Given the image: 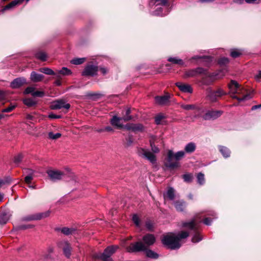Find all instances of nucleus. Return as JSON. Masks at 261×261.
I'll list each match as a JSON object with an SVG mask.
<instances>
[{
	"label": "nucleus",
	"mask_w": 261,
	"mask_h": 261,
	"mask_svg": "<svg viewBox=\"0 0 261 261\" xmlns=\"http://www.w3.org/2000/svg\"><path fill=\"white\" fill-rule=\"evenodd\" d=\"M26 118L28 120H33L34 119V116H33L32 115H31L30 114H28L26 116Z\"/></svg>",
	"instance_id": "338daca9"
},
{
	"label": "nucleus",
	"mask_w": 261,
	"mask_h": 261,
	"mask_svg": "<svg viewBox=\"0 0 261 261\" xmlns=\"http://www.w3.org/2000/svg\"><path fill=\"white\" fill-rule=\"evenodd\" d=\"M165 199L168 198L170 200H173L175 197L174 190L172 188H169L167 192L164 194Z\"/></svg>",
	"instance_id": "393cba45"
},
{
	"label": "nucleus",
	"mask_w": 261,
	"mask_h": 261,
	"mask_svg": "<svg viewBox=\"0 0 261 261\" xmlns=\"http://www.w3.org/2000/svg\"><path fill=\"white\" fill-rule=\"evenodd\" d=\"M165 118V116L162 114H159L155 117V122L157 124H160L163 119Z\"/></svg>",
	"instance_id": "37998d69"
},
{
	"label": "nucleus",
	"mask_w": 261,
	"mask_h": 261,
	"mask_svg": "<svg viewBox=\"0 0 261 261\" xmlns=\"http://www.w3.org/2000/svg\"><path fill=\"white\" fill-rule=\"evenodd\" d=\"M33 225H21L19 226V229H26L27 228H31V227H33Z\"/></svg>",
	"instance_id": "680f3d73"
},
{
	"label": "nucleus",
	"mask_w": 261,
	"mask_h": 261,
	"mask_svg": "<svg viewBox=\"0 0 261 261\" xmlns=\"http://www.w3.org/2000/svg\"><path fill=\"white\" fill-rule=\"evenodd\" d=\"M196 149V145L193 142H190L187 144L185 147V150L187 153H192Z\"/></svg>",
	"instance_id": "bb28decb"
},
{
	"label": "nucleus",
	"mask_w": 261,
	"mask_h": 261,
	"mask_svg": "<svg viewBox=\"0 0 261 261\" xmlns=\"http://www.w3.org/2000/svg\"><path fill=\"white\" fill-rule=\"evenodd\" d=\"M85 61V58H74L72 59L70 62L72 64L74 65H80L83 63Z\"/></svg>",
	"instance_id": "c9c22d12"
},
{
	"label": "nucleus",
	"mask_w": 261,
	"mask_h": 261,
	"mask_svg": "<svg viewBox=\"0 0 261 261\" xmlns=\"http://www.w3.org/2000/svg\"><path fill=\"white\" fill-rule=\"evenodd\" d=\"M146 255L147 257L151 258H157L159 257L158 254L151 250H146Z\"/></svg>",
	"instance_id": "72a5a7b5"
},
{
	"label": "nucleus",
	"mask_w": 261,
	"mask_h": 261,
	"mask_svg": "<svg viewBox=\"0 0 261 261\" xmlns=\"http://www.w3.org/2000/svg\"><path fill=\"white\" fill-rule=\"evenodd\" d=\"M29 171H30L29 175L26 176L24 178V181L27 184L31 183L32 180L33 179V172L31 170H29Z\"/></svg>",
	"instance_id": "79ce46f5"
},
{
	"label": "nucleus",
	"mask_w": 261,
	"mask_h": 261,
	"mask_svg": "<svg viewBox=\"0 0 261 261\" xmlns=\"http://www.w3.org/2000/svg\"><path fill=\"white\" fill-rule=\"evenodd\" d=\"M23 102L27 106L30 107L36 106L37 101L33 98H27L23 99Z\"/></svg>",
	"instance_id": "a878e982"
},
{
	"label": "nucleus",
	"mask_w": 261,
	"mask_h": 261,
	"mask_svg": "<svg viewBox=\"0 0 261 261\" xmlns=\"http://www.w3.org/2000/svg\"><path fill=\"white\" fill-rule=\"evenodd\" d=\"M205 70L201 67L190 69L186 71L184 74V78L192 77L199 74H205Z\"/></svg>",
	"instance_id": "9d476101"
},
{
	"label": "nucleus",
	"mask_w": 261,
	"mask_h": 261,
	"mask_svg": "<svg viewBox=\"0 0 261 261\" xmlns=\"http://www.w3.org/2000/svg\"><path fill=\"white\" fill-rule=\"evenodd\" d=\"M182 177L185 181L190 182L192 180L193 176L191 174H185L183 175Z\"/></svg>",
	"instance_id": "a18cd8bd"
},
{
	"label": "nucleus",
	"mask_w": 261,
	"mask_h": 261,
	"mask_svg": "<svg viewBox=\"0 0 261 261\" xmlns=\"http://www.w3.org/2000/svg\"><path fill=\"white\" fill-rule=\"evenodd\" d=\"M169 99L168 95H163L160 96H156L155 97V102L159 105H165L167 103Z\"/></svg>",
	"instance_id": "b1692460"
},
{
	"label": "nucleus",
	"mask_w": 261,
	"mask_h": 261,
	"mask_svg": "<svg viewBox=\"0 0 261 261\" xmlns=\"http://www.w3.org/2000/svg\"><path fill=\"white\" fill-rule=\"evenodd\" d=\"M58 73L62 75H69L71 74V71L70 69L66 67H63L61 70L58 71Z\"/></svg>",
	"instance_id": "473e14b6"
},
{
	"label": "nucleus",
	"mask_w": 261,
	"mask_h": 261,
	"mask_svg": "<svg viewBox=\"0 0 261 261\" xmlns=\"http://www.w3.org/2000/svg\"><path fill=\"white\" fill-rule=\"evenodd\" d=\"M61 116L60 115H57L53 113H50L48 115V118L50 119H57V118H60Z\"/></svg>",
	"instance_id": "6e6d98bb"
},
{
	"label": "nucleus",
	"mask_w": 261,
	"mask_h": 261,
	"mask_svg": "<svg viewBox=\"0 0 261 261\" xmlns=\"http://www.w3.org/2000/svg\"><path fill=\"white\" fill-rule=\"evenodd\" d=\"M36 57L37 59L44 61L46 59V55L44 52H39L36 54Z\"/></svg>",
	"instance_id": "58836bf2"
},
{
	"label": "nucleus",
	"mask_w": 261,
	"mask_h": 261,
	"mask_svg": "<svg viewBox=\"0 0 261 261\" xmlns=\"http://www.w3.org/2000/svg\"><path fill=\"white\" fill-rule=\"evenodd\" d=\"M183 151H178L174 153L172 150H169L167 153V159L166 166L170 168H175L179 166V161L185 155Z\"/></svg>",
	"instance_id": "f03ea898"
},
{
	"label": "nucleus",
	"mask_w": 261,
	"mask_h": 261,
	"mask_svg": "<svg viewBox=\"0 0 261 261\" xmlns=\"http://www.w3.org/2000/svg\"><path fill=\"white\" fill-rule=\"evenodd\" d=\"M200 222V221H197L196 219H194L189 222L183 223L182 225L184 227H187L193 231L194 235L192 239V241L193 243L198 242L202 240V238L200 237L198 231L199 223Z\"/></svg>",
	"instance_id": "7ed1b4c3"
},
{
	"label": "nucleus",
	"mask_w": 261,
	"mask_h": 261,
	"mask_svg": "<svg viewBox=\"0 0 261 261\" xmlns=\"http://www.w3.org/2000/svg\"><path fill=\"white\" fill-rule=\"evenodd\" d=\"M54 248L51 246H49L46 250V252L48 254V255H51L54 252Z\"/></svg>",
	"instance_id": "4d7b16f0"
},
{
	"label": "nucleus",
	"mask_w": 261,
	"mask_h": 261,
	"mask_svg": "<svg viewBox=\"0 0 261 261\" xmlns=\"http://www.w3.org/2000/svg\"><path fill=\"white\" fill-rule=\"evenodd\" d=\"M212 221V219H211L210 218H206L204 219V220L203 221V223L205 225H210L211 224Z\"/></svg>",
	"instance_id": "13d9d810"
},
{
	"label": "nucleus",
	"mask_w": 261,
	"mask_h": 261,
	"mask_svg": "<svg viewBox=\"0 0 261 261\" xmlns=\"http://www.w3.org/2000/svg\"><path fill=\"white\" fill-rule=\"evenodd\" d=\"M124 128L128 130H131L132 132H141L143 130L144 127L142 124L138 123H129L127 124L124 126Z\"/></svg>",
	"instance_id": "6ab92c4d"
},
{
	"label": "nucleus",
	"mask_w": 261,
	"mask_h": 261,
	"mask_svg": "<svg viewBox=\"0 0 261 261\" xmlns=\"http://www.w3.org/2000/svg\"><path fill=\"white\" fill-rule=\"evenodd\" d=\"M151 147L152 151L154 153H158L159 152V149L155 146L154 145H153L152 143H151Z\"/></svg>",
	"instance_id": "bf43d9fd"
},
{
	"label": "nucleus",
	"mask_w": 261,
	"mask_h": 261,
	"mask_svg": "<svg viewBox=\"0 0 261 261\" xmlns=\"http://www.w3.org/2000/svg\"><path fill=\"white\" fill-rule=\"evenodd\" d=\"M261 108V104L253 106L252 107V108H251V110H256V109H257L258 108Z\"/></svg>",
	"instance_id": "774afa93"
},
{
	"label": "nucleus",
	"mask_w": 261,
	"mask_h": 261,
	"mask_svg": "<svg viewBox=\"0 0 261 261\" xmlns=\"http://www.w3.org/2000/svg\"><path fill=\"white\" fill-rule=\"evenodd\" d=\"M58 246L63 250L66 257H70L71 255V247L67 241H61L58 243Z\"/></svg>",
	"instance_id": "4468645a"
},
{
	"label": "nucleus",
	"mask_w": 261,
	"mask_h": 261,
	"mask_svg": "<svg viewBox=\"0 0 261 261\" xmlns=\"http://www.w3.org/2000/svg\"><path fill=\"white\" fill-rule=\"evenodd\" d=\"M142 240L143 242L142 243L145 245L146 249H147L149 246L154 243L155 238L153 234L148 233L143 236Z\"/></svg>",
	"instance_id": "a211bd4d"
},
{
	"label": "nucleus",
	"mask_w": 261,
	"mask_h": 261,
	"mask_svg": "<svg viewBox=\"0 0 261 261\" xmlns=\"http://www.w3.org/2000/svg\"><path fill=\"white\" fill-rule=\"evenodd\" d=\"M44 95L45 94L43 91L35 90L32 96L34 97H42L44 96Z\"/></svg>",
	"instance_id": "09e8293b"
},
{
	"label": "nucleus",
	"mask_w": 261,
	"mask_h": 261,
	"mask_svg": "<svg viewBox=\"0 0 261 261\" xmlns=\"http://www.w3.org/2000/svg\"><path fill=\"white\" fill-rule=\"evenodd\" d=\"M100 70L103 74H105L108 72V70L106 68L101 67V68H100Z\"/></svg>",
	"instance_id": "69168bd1"
},
{
	"label": "nucleus",
	"mask_w": 261,
	"mask_h": 261,
	"mask_svg": "<svg viewBox=\"0 0 261 261\" xmlns=\"http://www.w3.org/2000/svg\"><path fill=\"white\" fill-rule=\"evenodd\" d=\"M51 255H48V254L45 252V253H44V254H43V257L44 259H48L50 258H51Z\"/></svg>",
	"instance_id": "e2e57ef3"
},
{
	"label": "nucleus",
	"mask_w": 261,
	"mask_h": 261,
	"mask_svg": "<svg viewBox=\"0 0 261 261\" xmlns=\"http://www.w3.org/2000/svg\"><path fill=\"white\" fill-rule=\"evenodd\" d=\"M245 92H246L245 89L244 88L240 86V87L239 88V90H238L237 91V92H236V95H242L243 96L242 97H243L244 95H246L245 94Z\"/></svg>",
	"instance_id": "8fccbe9b"
},
{
	"label": "nucleus",
	"mask_w": 261,
	"mask_h": 261,
	"mask_svg": "<svg viewBox=\"0 0 261 261\" xmlns=\"http://www.w3.org/2000/svg\"><path fill=\"white\" fill-rule=\"evenodd\" d=\"M192 60H197V59H202L203 61H211V58L209 56H195L193 57L191 59Z\"/></svg>",
	"instance_id": "ea45409f"
},
{
	"label": "nucleus",
	"mask_w": 261,
	"mask_h": 261,
	"mask_svg": "<svg viewBox=\"0 0 261 261\" xmlns=\"http://www.w3.org/2000/svg\"><path fill=\"white\" fill-rule=\"evenodd\" d=\"M22 158L23 156L21 154H17L14 157V162L16 164H18L21 162Z\"/></svg>",
	"instance_id": "de8ad7c7"
},
{
	"label": "nucleus",
	"mask_w": 261,
	"mask_h": 261,
	"mask_svg": "<svg viewBox=\"0 0 261 261\" xmlns=\"http://www.w3.org/2000/svg\"><path fill=\"white\" fill-rule=\"evenodd\" d=\"M197 182L200 185H202L205 182L204 175L202 173H199L197 175Z\"/></svg>",
	"instance_id": "e433bc0d"
},
{
	"label": "nucleus",
	"mask_w": 261,
	"mask_h": 261,
	"mask_svg": "<svg viewBox=\"0 0 261 261\" xmlns=\"http://www.w3.org/2000/svg\"><path fill=\"white\" fill-rule=\"evenodd\" d=\"M118 249V246H110L106 248L102 253L97 255L96 257L102 261H113L111 256Z\"/></svg>",
	"instance_id": "39448f33"
},
{
	"label": "nucleus",
	"mask_w": 261,
	"mask_h": 261,
	"mask_svg": "<svg viewBox=\"0 0 261 261\" xmlns=\"http://www.w3.org/2000/svg\"><path fill=\"white\" fill-rule=\"evenodd\" d=\"M35 90V88L34 87H28L25 89L24 91V94H31L32 95H33V94Z\"/></svg>",
	"instance_id": "49530a36"
},
{
	"label": "nucleus",
	"mask_w": 261,
	"mask_h": 261,
	"mask_svg": "<svg viewBox=\"0 0 261 261\" xmlns=\"http://www.w3.org/2000/svg\"><path fill=\"white\" fill-rule=\"evenodd\" d=\"M168 61L175 64H178L179 65H184V61L177 57H170L168 59Z\"/></svg>",
	"instance_id": "c85d7f7f"
},
{
	"label": "nucleus",
	"mask_w": 261,
	"mask_h": 261,
	"mask_svg": "<svg viewBox=\"0 0 261 261\" xmlns=\"http://www.w3.org/2000/svg\"><path fill=\"white\" fill-rule=\"evenodd\" d=\"M181 108L185 110H195L197 113L194 115L195 118H198L200 116V114L203 112L202 109L198 107L196 105H181Z\"/></svg>",
	"instance_id": "2eb2a0df"
},
{
	"label": "nucleus",
	"mask_w": 261,
	"mask_h": 261,
	"mask_svg": "<svg viewBox=\"0 0 261 261\" xmlns=\"http://www.w3.org/2000/svg\"><path fill=\"white\" fill-rule=\"evenodd\" d=\"M254 78L256 81H259L261 79V70L259 71L254 76Z\"/></svg>",
	"instance_id": "052dcab7"
},
{
	"label": "nucleus",
	"mask_w": 261,
	"mask_h": 261,
	"mask_svg": "<svg viewBox=\"0 0 261 261\" xmlns=\"http://www.w3.org/2000/svg\"><path fill=\"white\" fill-rule=\"evenodd\" d=\"M130 113V109L129 108H128L125 112V115L122 118L123 120H124L125 121L131 120L132 119V117L129 115Z\"/></svg>",
	"instance_id": "a19ab883"
},
{
	"label": "nucleus",
	"mask_w": 261,
	"mask_h": 261,
	"mask_svg": "<svg viewBox=\"0 0 261 261\" xmlns=\"http://www.w3.org/2000/svg\"><path fill=\"white\" fill-rule=\"evenodd\" d=\"M47 173L53 181L60 180L64 176L63 172L59 170H49L47 171Z\"/></svg>",
	"instance_id": "ddd939ff"
},
{
	"label": "nucleus",
	"mask_w": 261,
	"mask_h": 261,
	"mask_svg": "<svg viewBox=\"0 0 261 261\" xmlns=\"http://www.w3.org/2000/svg\"><path fill=\"white\" fill-rule=\"evenodd\" d=\"M206 98L212 102H215L217 99L222 95L226 93L221 89H219L216 91H214L211 88L209 87L206 90Z\"/></svg>",
	"instance_id": "423d86ee"
},
{
	"label": "nucleus",
	"mask_w": 261,
	"mask_h": 261,
	"mask_svg": "<svg viewBox=\"0 0 261 261\" xmlns=\"http://www.w3.org/2000/svg\"><path fill=\"white\" fill-rule=\"evenodd\" d=\"M61 231L63 234L69 235L74 233L75 231V229L72 228L63 227L61 229Z\"/></svg>",
	"instance_id": "7c9ffc66"
},
{
	"label": "nucleus",
	"mask_w": 261,
	"mask_h": 261,
	"mask_svg": "<svg viewBox=\"0 0 261 261\" xmlns=\"http://www.w3.org/2000/svg\"><path fill=\"white\" fill-rule=\"evenodd\" d=\"M139 155L147 159L152 164L156 162L155 156L148 150L143 148H140L138 150Z\"/></svg>",
	"instance_id": "1a4fd4ad"
},
{
	"label": "nucleus",
	"mask_w": 261,
	"mask_h": 261,
	"mask_svg": "<svg viewBox=\"0 0 261 261\" xmlns=\"http://www.w3.org/2000/svg\"><path fill=\"white\" fill-rule=\"evenodd\" d=\"M241 85L239 83L234 80H231L230 83L228 84V88L229 89V94L232 98L237 99L239 101H242L247 99H249L250 97L249 94H246L243 97H239L236 95V92L239 90V88Z\"/></svg>",
	"instance_id": "20e7f679"
},
{
	"label": "nucleus",
	"mask_w": 261,
	"mask_h": 261,
	"mask_svg": "<svg viewBox=\"0 0 261 261\" xmlns=\"http://www.w3.org/2000/svg\"><path fill=\"white\" fill-rule=\"evenodd\" d=\"M205 75V76L203 77L200 81L201 83L203 85H210L212 84V83L214 81V77L216 75H207L206 74V71L205 70V74H203Z\"/></svg>",
	"instance_id": "412c9836"
},
{
	"label": "nucleus",
	"mask_w": 261,
	"mask_h": 261,
	"mask_svg": "<svg viewBox=\"0 0 261 261\" xmlns=\"http://www.w3.org/2000/svg\"><path fill=\"white\" fill-rule=\"evenodd\" d=\"M48 138L51 140H56L60 138L62 135L61 133H58L54 134L53 132H49L48 134Z\"/></svg>",
	"instance_id": "f704fd0d"
},
{
	"label": "nucleus",
	"mask_w": 261,
	"mask_h": 261,
	"mask_svg": "<svg viewBox=\"0 0 261 261\" xmlns=\"http://www.w3.org/2000/svg\"><path fill=\"white\" fill-rule=\"evenodd\" d=\"M126 250L127 252L132 253L143 251L146 249L145 245L142 242L138 241L131 243L129 246L126 247Z\"/></svg>",
	"instance_id": "6e6552de"
},
{
	"label": "nucleus",
	"mask_w": 261,
	"mask_h": 261,
	"mask_svg": "<svg viewBox=\"0 0 261 261\" xmlns=\"http://www.w3.org/2000/svg\"><path fill=\"white\" fill-rule=\"evenodd\" d=\"M189 232L187 231H181L177 235L173 233H169L163 237L162 239V243L168 248L172 250L177 249L180 248L181 239L187 238L189 236Z\"/></svg>",
	"instance_id": "f257e3e1"
},
{
	"label": "nucleus",
	"mask_w": 261,
	"mask_h": 261,
	"mask_svg": "<svg viewBox=\"0 0 261 261\" xmlns=\"http://www.w3.org/2000/svg\"><path fill=\"white\" fill-rule=\"evenodd\" d=\"M133 221L134 223L136 225V226H139L140 220L139 217L137 215H134L133 216Z\"/></svg>",
	"instance_id": "603ef678"
},
{
	"label": "nucleus",
	"mask_w": 261,
	"mask_h": 261,
	"mask_svg": "<svg viewBox=\"0 0 261 261\" xmlns=\"http://www.w3.org/2000/svg\"><path fill=\"white\" fill-rule=\"evenodd\" d=\"M104 131L113 132V129L111 126H106L103 128L98 130L99 132H104Z\"/></svg>",
	"instance_id": "5fc2aeb1"
},
{
	"label": "nucleus",
	"mask_w": 261,
	"mask_h": 261,
	"mask_svg": "<svg viewBox=\"0 0 261 261\" xmlns=\"http://www.w3.org/2000/svg\"><path fill=\"white\" fill-rule=\"evenodd\" d=\"M222 113V111L220 110H209L205 112L203 118L204 120L215 119L219 117Z\"/></svg>",
	"instance_id": "9b49d317"
},
{
	"label": "nucleus",
	"mask_w": 261,
	"mask_h": 261,
	"mask_svg": "<svg viewBox=\"0 0 261 261\" xmlns=\"http://www.w3.org/2000/svg\"><path fill=\"white\" fill-rule=\"evenodd\" d=\"M219 150L224 158H227L230 155V151L226 147L220 146Z\"/></svg>",
	"instance_id": "c756f323"
},
{
	"label": "nucleus",
	"mask_w": 261,
	"mask_h": 261,
	"mask_svg": "<svg viewBox=\"0 0 261 261\" xmlns=\"http://www.w3.org/2000/svg\"><path fill=\"white\" fill-rule=\"evenodd\" d=\"M241 54V50L237 49H232L230 52V56L234 58L239 57Z\"/></svg>",
	"instance_id": "4c0bfd02"
},
{
	"label": "nucleus",
	"mask_w": 261,
	"mask_h": 261,
	"mask_svg": "<svg viewBox=\"0 0 261 261\" xmlns=\"http://www.w3.org/2000/svg\"><path fill=\"white\" fill-rule=\"evenodd\" d=\"M70 106L69 103H66L63 100H58L52 102L50 107L52 110H58L62 108H65L67 110L69 109Z\"/></svg>",
	"instance_id": "f8f14e48"
},
{
	"label": "nucleus",
	"mask_w": 261,
	"mask_h": 261,
	"mask_svg": "<svg viewBox=\"0 0 261 261\" xmlns=\"http://www.w3.org/2000/svg\"><path fill=\"white\" fill-rule=\"evenodd\" d=\"M41 72H42L47 75H55V72L50 68L47 67L41 68L39 69Z\"/></svg>",
	"instance_id": "2f4dec72"
},
{
	"label": "nucleus",
	"mask_w": 261,
	"mask_h": 261,
	"mask_svg": "<svg viewBox=\"0 0 261 261\" xmlns=\"http://www.w3.org/2000/svg\"><path fill=\"white\" fill-rule=\"evenodd\" d=\"M5 93L4 91L0 90V100H3L5 98Z\"/></svg>",
	"instance_id": "0e129e2a"
},
{
	"label": "nucleus",
	"mask_w": 261,
	"mask_h": 261,
	"mask_svg": "<svg viewBox=\"0 0 261 261\" xmlns=\"http://www.w3.org/2000/svg\"><path fill=\"white\" fill-rule=\"evenodd\" d=\"M122 119H123L122 118H119L115 116L111 119L110 122L113 126L118 128H122L123 127V125L121 122Z\"/></svg>",
	"instance_id": "5701e85b"
},
{
	"label": "nucleus",
	"mask_w": 261,
	"mask_h": 261,
	"mask_svg": "<svg viewBox=\"0 0 261 261\" xmlns=\"http://www.w3.org/2000/svg\"><path fill=\"white\" fill-rule=\"evenodd\" d=\"M50 214V212L49 211H47L43 213L31 214L23 217L22 220L24 221L39 220L48 217Z\"/></svg>",
	"instance_id": "0eeeda50"
},
{
	"label": "nucleus",
	"mask_w": 261,
	"mask_h": 261,
	"mask_svg": "<svg viewBox=\"0 0 261 261\" xmlns=\"http://www.w3.org/2000/svg\"><path fill=\"white\" fill-rule=\"evenodd\" d=\"M98 71V67L93 65H87L84 70L83 71L82 74L85 76H94L96 74Z\"/></svg>",
	"instance_id": "dca6fc26"
},
{
	"label": "nucleus",
	"mask_w": 261,
	"mask_h": 261,
	"mask_svg": "<svg viewBox=\"0 0 261 261\" xmlns=\"http://www.w3.org/2000/svg\"><path fill=\"white\" fill-rule=\"evenodd\" d=\"M25 83L26 80L24 78H16L11 83L10 87L13 89H17L21 87Z\"/></svg>",
	"instance_id": "aec40b11"
},
{
	"label": "nucleus",
	"mask_w": 261,
	"mask_h": 261,
	"mask_svg": "<svg viewBox=\"0 0 261 261\" xmlns=\"http://www.w3.org/2000/svg\"><path fill=\"white\" fill-rule=\"evenodd\" d=\"M175 208L178 211H182L186 207L185 202L183 201H176L174 202Z\"/></svg>",
	"instance_id": "cd10ccee"
},
{
	"label": "nucleus",
	"mask_w": 261,
	"mask_h": 261,
	"mask_svg": "<svg viewBox=\"0 0 261 261\" xmlns=\"http://www.w3.org/2000/svg\"><path fill=\"white\" fill-rule=\"evenodd\" d=\"M229 62V60L227 58H222L220 59L219 61V63L220 65H225L228 64Z\"/></svg>",
	"instance_id": "864d4df0"
},
{
	"label": "nucleus",
	"mask_w": 261,
	"mask_h": 261,
	"mask_svg": "<svg viewBox=\"0 0 261 261\" xmlns=\"http://www.w3.org/2000/svg\"><path fill=\"white\" fill-rule=\"evenodd\" d=\"M175 85L178 88L179 90L182 92L189 94L193 93V88L192 86L188 84L181 82H177L175 83Z\"/></svg>",
	"instance_id": "f3484780"
},
{
	"label": "nucleus",
	"mask_w": 261,
	"mask_h": 261,
	"mask_svg": "<svg viewBox=\"0 0 261 261\" xmlns=\"http://www.w3.org/2000/svg\"><path fill=\"white\" fill-rule=\"evenodd\" d=\"M15 108V106L11 105L9 107L2 110V113L3 114V113L10 112L12 111Z\"/></svg>",
	"instance_id": "3c124183"
},
{
	"label": "nucleus",
	"mask_w": 261,
	"mask_h": 261,
	"mask_svg": "<svg viewBox=\"0 0 261 261\" xmlns=\"http://www.w3.org/2000/svg\"><path fill=\"white\" fill-rule=\"evenodd\" d=\"M43 77V75L38 73L35 71H32L30 75L31 80L35 83L41 82Z\"/></svg>",
	"instance_id": "4be33fe9"
},
{
	"label": "nucleus",
	"mask_w": 261,
	"mask_h": 261,
	"mask_svg": "<svg viewBox=\"0 0 261 261\" xmlns=\"http://www.w3.org/2000/svg\"><path fill=\"white\" fill-rule=\"evenodd\" d=\"M8 219L6 214H0V223L4 224L7 223Z\"/></svg>",
	"instance_id": "c03bdc74"
}]
</instances>
